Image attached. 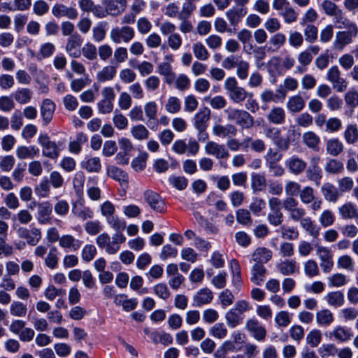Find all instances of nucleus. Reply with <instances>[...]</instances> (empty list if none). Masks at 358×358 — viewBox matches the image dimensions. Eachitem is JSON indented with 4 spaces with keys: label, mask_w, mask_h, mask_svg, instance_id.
I'll return each instance as SVG.
<instances>
[{
    "label": "nucleus",
    "mask_w": 358,
    "mask_h": 358,
    "mask_svg": "<svg viewBox=\"0 0 358 358\" xmlns=\"http://www.w3.org/2000/svg\"><path fill=\"white\" fill-rule=\"evenodd\" d=\"M282 208L288 213L289 218L293 222H299L300 226L310 236L316 238L320 235V227L314 224L311 217L307 216L304 208L299 206L298 201L294 197H287L282 201Z\"/></svg>",
    "instance_id": "obj_1"
},
{
    "label": "nucleus",
    "mask_w": 358,
    "mask_h": 358,
    "mask_svg": "<svg viewBox=\"0 0 358 358\" xmlns=\"http://www.w3.org/2000/svg\"><path fill=\"white\" fill-rule=\"evenodd\" d=\"M281 131L277 127H266L264 129V134L268 138L271 139L274 144L282 151H286L289 149L290 143L295 141V136L298 134L296 132L294 126H291L288 129L287 135L285 138L280 136Z\"/></svg>",
    "instance_id": "obj_2"
},
{
    "label": "nucleus",
    "mask_w": 358,
    "mask_h": 358,
    "mask_svg": "<svg viewBox=\"0 0 358 358\" xmlns=\"http://www.w3.org/2000/svg\"><path fill=\"white\" fill-rule=\"evenodd\" d=\"M125 241L124 234H113L110 237L108 233L103 232L96 237V243L108 255H115L120 250V245Z\"/></svg>",
    "instance_id": "obj_3"
},
{
    "label": "nucleus",
    "mask_w": 358,
    "mask_h": 358,
    "mask_svg": "<svg viewBox=\"0 0 358 358\" xmlns=\"http://www.w3.org/2000/svg\"><path fill=\"white\" fill-rule=\"evenodd\" d=\"M224 87L234 103H240L248 96L252 97V94L248 93L244 87H240L234 77H229L224 80Z\"/></svg>",
    "instance_id": "obj_4"
},
{
    "label": "nucleus",
    "mask_w": 358,
    "mask_h": 358,
    "mask_svg": "<svg viewBox=\"0 0 358 358\" xmlns=\"http://www.w3.org/2000/svg\"><path fill=\"white\" fill-rule=\"evenodd\" d=\"M227 120L234 122L243 129H250L254 126L253 117L246 110L228 108L224 110Z\"/></svg>",
    "instance_id": "obj_5"
},
{
    "label": "nucleus",
    "mask_w": 358,
    "mask_h": 358,
    "mask_svg": "<svg viewBox=\"0 0 358 358\" xmlns=\"http://www.w3.org/2000/svg\"><path fill=\"white\" fill-rule=\"evenodd\" d=\"M345 28L348 31H338L336 34L334 45L336 50H343L345 45L351 43L358 34V27L356 24H349Z\"/></svg>",
    "instance_id": "obj_6"
},
{
    "label": "nucleus",
    "mask_w": 358,
    "mask_h": 358,
    "mask_svg": "<svg viewBox=\"0 0 358 358\" xmlns=\"http://www.w3.org/2000/svg\"><path fill=\"white\" fill-rule=\"evenodd\" d=\"M135 36L134 29L129 26H123L121 27H114L110 32V40L116 44L121 43H128Z\"/></svg>",
    "instance_id": "obj_7"
},
{
    "label": "nucleus",
    "mask_w": 358,
    "mask_h": 358,
    "mask_svg": "<svg viewBox=\"0 0 358 358\" xmlns=\"http://www.w3.org/2000/svg\"><path fill=\"white\" fill-rule=\"evenodd\" d=\"M327 80L331 83L333 88L338 92H345L348 87V81L341 77L337 66H333L328 70Z\"/></svg>",
    "instance_id": "obj_8"
},
{
    "label": "nucleus",
    "mask_w": 358,
    "mask_h": 358,
    "mask_svg": "<svg viewBox=\"0 0 358 358\" xmlns=\"http://www.w3.org/2000/svg\"><path fill=\"white\" fill-rule=\"evenodd\" d=\"M245 328L248 333L257 341H264L266 336V329L255 317H252L245 322Z\"/></svg>",
    "instance_id": "obj_9"
},
{
    "label": "nucleus",
    "mask_w": 358,
    "mask_h": 358,
    "mask_svg": "<svg viewBox=\"0 0 358 358\" xmlns=\"http://www.w3.org/2000/svg\"><path fill=\"white\" fill-rule=\"evenodd\" d=\"M143 197L154 211L163 213L166 210V203L158 193L148 189L143 192Z\"/></svg>",
    "instance_id": "obj_10"
},
{
    "label": "nucleus",
    "mask_w": 358,
    "mask_h": 358,
    "mask_svg": "<svg viewBox=\"0 0 358 358\" xmlns=\"http://www.w3.org/2000/svg\"><path fill=\"white\" fill-rule=\"evenodd\" d=\"M38 143L43 148L42 154L44 157L53 159L58 157L59 152L57 145L50 140L48 134H41L38 138Z\"/></svg>",
    "instance_id": "obj_11"
},
{
    "label": "nucleus",
    "mask_w": 358,
    "mask_h": 358,
    "mask_svg": "<svg viewBox=\"0 0 358 358\" xmlns=\"http://www.w3.org/2000/svg\"><path fill=\"white\" fill-rule=\"evenodd\" d=\"M321 158L318 155H313L310 159V165L306 171V177L310 181L320 184L322 178V170L320 166Z\"/></svg>",
    "instance_id": "obj_12"
},
{
    "label": "nucleus",
    "mask_w": 358,
    "mask_h": 358,
    "mask_svg": "<svg viewBox=\"0 0 358 358\" xmlns=\"http://www.w3.org/2000/svg\"><path fill=\"white\" fill-rule=\"evenodd\" d=\"M316 254L320 260V267L324 273H329L334 267L333 254L324 246H318Z\"/></svg>",
    "instance_id": "obj_13"
},
{
    "label": "nucleus",
    "mask_w": 358,
    "mask_h": 358,
    "mask_svg": "<svg viewBox=\"0 0 358 358\" xmlns=\"http://www.w3.org/2000/svg\"><path fill=\"white\" fill-rule=\"evenodd\" d=\"M17 234L20 238L25 239L27 244L31 246L36 245L42 236L41 230L36 227L29 229L20 227L17 229Z\"/></svg>",
    "instance_id": "obj_14"
},
{
    "label": "nucleus",
    "mask_w": 358,
    "mask_h": 358,
    "mask_svg": "<svg viewBox=\"0 0 358 358\" xmlns=\"http://www.w3.org/2000/svg\"><path fill=\"white\" fill-rule=\"evenodd\" d=\"M82 43L83 38L78 32H75L68 38L65 50L70 57L78 58L80 55L78 48L81 46Z\"/></svg>",
    "instance_id": "obj_15"
},
{
    "label": "nucleus",
    "mask_w": 358,
    "mask_h": 358,
    "mask_svg": "<svg viewBox=\"0 0 358 358\" xmlns=\"http://www.w3.org/2000/svg\"><path fill=\"white\" fill-rule=\"evenodd\" d=\"M204 149L208 155H213L218 159H227L229 157V151L224 145L219 144L213 141L207 142Z\"/></svg>",
    "instance_id": "obj_16"
},
{
    "label": "nucleus",
    "mask_w": 358,
    "mask_h": 358,
    "mask_svg": "<svg viewBox=\"0 0 358 358\" xmlns=\"http://www.w3.org/2000/svg\"><path fill=\"white\" fill-rule=\"evenodd\" d=\"M52 13L56 17H66L76 20L78 16V10L73 7H68L62 3H56L52 8Z\"/></svg>",
    "instance_id": "obj_17"
},
{
    "label": "nucleus",
    "mask_w": 358,
    "mask_h": 358,
    "mask_svg": "<svg viewBox=\"0 0 358 358\" xmlns=\"http://www.w3.org/2000/svg\"><path fill=\"white\" fill-rule=\"evenodd\" d=\"M285 165L289 171L296 176L302 173L307 167V163L301 158L295 155L287 159L285 162Z\"/></svg>",
    "instance_id": "obj_18"
},
{
    "label": "nucleus",
    "mask_w": 358,
    "mask_h": 358,
    "mask_svg": "<svg viewBox=\"0 0 358 358\" xmlns=\"http://www.w3.org/2000/svg\"><path fill=\"white\" fill-rule=\"evenodd\" d=\"M33 205L36 206L38 208V222L42 224L49 222L50 216L52 210V204L46 201L41 203L34 201Z\"/></svg>",
    "instance_id": "obj_19"
},
{
    "label": "nucleus",
    "mask_w": 358,
    "mask_h": 358,
    "mask_svg": "<svg viewBox=\"0 0 358 358\" xmlns=\"http://www.w3.org/2000/svg\"><path fill=\"white\" fill-rule=\"evenodd\" d=\"M210 118V110L204 107L201 108L194 117V126L196 130L206 129Z\"/></svg>",
    "instance_id": "obj_20"
},
{
    "label": "nucleus",
    "mask_w": 358,
    "mask_h": 358,
    "mask_svg": "<svg viewBox=\"0 0 358 358\" xmlns=\"http://www.w3.org/2000/svg\"><path fill=\"white\" fill-rule=\"evenodd\" d=\"M103 5L106 8L109 15L117 16L126 8L127 0H102Z\"/></svg>",
    "instance_id": "obj_21"
},
{
    "label": "nucleus",
    "mask_w": 358,
    "mask_h": 358,
    "mask_svg": "<svg viewBox=\"0 0 358 358\" xmlns=\"http://www.w3.org/2000/svg\"><path fill=\"white\" fill-rule=\"evenodd\" d=\"M55 110V104L51 99H45L42 101L40 113L44 125H48L51 122Z\"/></svg>",
    "instance_id": "obj_22"
},
{
    "label": "nucleus",
    "mask_w": 358,
    "mask_h": 358,
    "mask_svg": "<svg viewBox=\"0 0 358 358\" xmlns=\"http://www.w3.org/2000/svg\"><path fill=\"white\" fill-rule=\"evenodd\" d=\"M324 199L329 202L336 203L341 196L338 189L330 182H325L321 187Z\"/></svg>",
    "instance_id": "obj_23"
},
{
    "label": "nucleus",
    "mask_w": 358,
    "mask_h": 358,
    "mask_svg": "<svg viewBox=\"0 0 358 358\" xmlns=\"http://www.w3.org/2000/svg\"><path fill=\"white\" fill-rule=\"evenodd\" d=\"M338 213L343 220L358 218V208L352 202L348 201L338 208Z\"/></svg>",
    "instance_id": "obj_24"
},
{
    "label": "nucleus",
    "mask_w": 358,
    "mask_h": 358,
    "mask_svg": "<svg viewBox=\"0 0 358 358\" xmlns=\"http://www.w3.org/2000/svg\"><path fill=\"white\" fill-rule=\"evenodd\" d=\"M213 299V294L208 288H203L199 290L193 297V306L200 307L209 304Z\"/></svg>",
    "instance_id": "obj_25"
},
{
    "label": "nucleus",
    "mask_w": 358,
    "mask_h": 358,
    "mask_svg": "<svg viewBox=\"0 0 358 358\" xmlns=\"http://www.w3.org/2000/svg\"><path fill=\"white\" fill-rule=\"evenodd\" d=\"M237 128L231 124L226 125L215 124L213 127V133L220 138L234 137L237 134Z\"/></svg>",
    "instance_id": "obj_26"
},
{
    "label": "nucleus",
    "mask_w": 358,
    "mask_h": 358,
    "mask_svg": "<svg viewBox=\"0 0 358 358\" xmlns=\"http://www.w3.org/2000/svg\"><path fill=\"white\" fill-rule=\"evenodd\" d=\"M267 270L262 264H255L251 268L250 280L257 285H261L265 280Z\"/></svg>",
    "instance_id": "obj_27"
},
{
    "label": "nucleus",
    "mask_w": 358,
    "mask_h": 358,
    "mask_svg": "<svg viewBox=\"0 0 358 358\" xmlns=\"http://www.w3.org/2000/svg\"><path fill=\"white\" fill-rule=\"evenodd\" d=\"M107 175L119 182L121 185H127L129 181V177L127 173L122 169L115 166H108L106 169Z\"/></svg>",
    "instance_id": "obj_28"
},
{
    "label": "nucleus",
    "mask_w": 358,
    "mask_h": 358,
    "mask_svg": "<svg viewBox=\"0 0 358 358\" xmlns=\"http://www.w3.org/2000/svg\"><path fill=\"white\" fill-rule=\"evenodd\" d=\"M344 150L343 143L337 138H329L326 142L327 154L331 157H337Z\"/></svg>",
    "instance_id": "obj_29"
},
{
    "label": "nucleus",
    "mask_w": 358,
    "mask_h": 358,
    "mask_svg": "<svg viewBox=\"0 0 358 358\" xmlns=\"http://www.w3.org/2000/svg\"><path fill=\"white\" fill-rule=\"evenodd\" d=\"M39 155V149L35 145H20L16 149V156L20 159H33Z\"/></svg>",
    "instance_id": "obj_30"
},
{
    "label": "nucleus",
    "mask_w": 358,
    "mask_h": 358,
    "mask_svg": "<svg viewBox=\"0 0 358 358\" xmlns=\"http://www.w3.org/2000/svg\"><path fill=\"white\" fill-rule=\"evenodd\" d=\"M247 10L245 8H232L227 10L226 16L231 26L236 27L246 15Z\"/></svg>",
    "instance_id": "obj_31"
},
{
    "label": "nucleus",
    "mask_w": 358,
    "mask_h": 358,
    "mask_svg": "<svg viewBox=\"0 0 358 358\" xmlns=\"http://www.w3.org/2000/svg\"><path fill=\"white\" fill-rule=\"evenodd\" d=\"M286 113L281 107H273L268 113L267 120L274 124H282L285 122Z\"/></svg>",
    "instance_id": "obj_32"
},
{
    "label": "nucleus",
    "mask_w": 358,
    "mask_h": 358,
    "mask_svg": "<svg viewBox=\"0 0 358 358\" xmlns=\"http://www.w3.org/2000/svg\"><path fill=\"white\" fill-rule=\"evenodd\" d=\"M59 245L62 248H68L73 251H76L81 247L82 241L75 238L71 235L66 234L61 236Z\"/></svg>",
    "instance_id": "obj_33"
},
{
    "label": "nucleus",
    "mask_w": 358,
    "mask_h": 358,
    "mask_svg": "<svg viewBox=\"0 0 358 358\" xmlns=\"http://www.w3.org/2000/svg\"><path fill=\"white\" fill-rule=\"evenodd\" d=\"M286 106L290 113H299L305 107V101L301 96L294 95L288 99Z\"/></svg>",
    "instance_id": "obj_34"
},
{
    "label": "nucleus",
    "mask_w": 358,
    "mask_h": 358,
    "mask_svg": "<svg viewBox=\"0 0 358 358\" xmlns=\"http://www.w3.org/2000/svg\"><path fill=\"white\" fill-rule=\"evenodd\" d=\"M276 268L283 275L294 274L297 270L295 259H285L276 265Z\"/></svg>",
    "instance_id": "obj_35"
},
{
    "label": "nucleus",
    "mask_w": 358,
    "mask_h": 358,
    "mask_svg": "<svg viewBox=\"0 0 358 358\" xmlns=\"http://www.w3.org/2000/svg\"><path fill=\"white\" fill-rule=\"evenodd\" d=\"M272 257V252L266 248H257L252 255V260L255 264H262V265L268 262Z\"/></svg>",
    "instance_id": "obj_36"
},
{
    "label": "nucleus",
    "mask_w": 358,
    "mask_h": 358,
    "mask_svg": "<svg viewBox=\"0 0 358 358\" xmlns=\"http://www.w3.org/2000/svg\"><path fill=\"white\" fill-rule=\"evenodd\" d=\"M117 72V66L113 65H108L102 68L97 73L96 79L100 83L112 80Z\"/></svg>",
    "instance_id": "obj_37"
},
{
    "label": "nucleus",
    "mask_w": 358,
    "mask_h": 358,
    "mask_svg": "<svg viewBox=\"0 0 358 358\" xmlns=\"http://www.w3.org/2000/svg\"><path fill=\"white\" fill-rule=\"evenodd\" d=\"M303 142L309 148L315 151L319 150V144L320 143V137L313 131H307L303 134Z\"/></svg>",
    "instance_id": "obj_38"
},
{
    "label": "nucleus",
    "mask_w": 358,
    "mask_h": 358,
    "mask_svg": "<svg viewBox=\"0 0 358 358\" xmlns=\"http://www.w3.org/2000/svg\"><path fill=\"white\" fill-rule=\"evenodd\" d=\"M224 317L227 326L229 328H235L243 323L244 316L231 308L226 313Z\"/></svg>",
    "instance_id": "obj_39"
},
{
    "label": "nucleus",
    "mask_w": 358,
    "mask_h": 358,
    "mask_svg": "<svg viewBox=\"0 0 358 358\" xmlns=\"http://www.w3.org/2000/svg\"><path fill=\"white\" fill-rule=\"evenodd\" d=\"M334 321V315L328 309H322L316 313V322L319 326L328 327Z\"/></svg>",
    "instance_id": "obj_40"
},
{
    "label": "nucleus",
    "mask_w": 358,
    "mask_h": 358,
    "mask_svg": "<svg viewBox=\"0 0 358 358\" xmlns=\"http://www.w3.org/2000/svg\"><path fill=\"white\" fill-rule=\"evenodd\" d=\"M344 169L342 162L336 159H329L326 162L324 171L329 174L336 175L343 172Z\"/></svg>",
    "instance_id": "obj_41"
},
{
    "label": "nucleus",
    "mask_w": 358,
    "mask_h": 358,
    "mask_svg": "<svg viewBox=\"0 0 358 358\" xmlns=\"http://www.w3.org/2000/svg\"><path fill=\"white\" fill-rule=\"evenodd\" d=\"M325 299L328 304L335 308L340 307L345 302L344 294L340 291L331 292L327 294Z\"/></svg>",
    "instance_id": "obj_42"
},
{
    "label": "nucleus",
    "mask_w": 358,
    "mask_h": 358,
    "mask_svg": "<svg viewBox=\"0 0 358 358\" xmlns=\"http://www.w3.org/2000/svg\"><path fill=\"white\" fill-rule=\"evenodd\" d=\"M330 336H334L336 340L341 342H346L351 338L352 334L349 329L337 326L330 332Z\"/></svg>",
    "instance_id": "obj_43"
},
{
    "label": "nucleus",
    "mask_w": 358,
    "mask_h": 358,
    "mask_svg": "<svg viewBox=\"0 0 358 358\" xmlns=\"http://www.w3.org/2000/svg\"><path fill=\"white\" fill-rule=\"evenodd\" d=\"M71 211L74 216L83 220L91 219L94 215L93 211L89 207L78 206L76 203L73 204Z\"/></svg>",
    "instance_id": "obj_44"
},
{
    "label": "nucleus",
    "mask_w": 358,
    "mask_h": 358,
    "mask_svg": "<svg viewBox=\"0 0 358 358\" xmlns=\"http://www.w3.org/2000/svg\"><path fill=\"white\" fill-rule=\"evenodd\" d=\"M106 220L109 226L115 231L114 234H123L122 231L127 227L126 222L124 220L120 219L115 215L110 216Z\"/></svg>",
    "instance_id": "obj_45"
},
{
    "label": "nucleus",
    "mask_w": 358,
    "mask_h": 358,
    "mask_svg": "<svg viewBox=\"0 0 358 358\" xmlns=\"http://www.w3.org/2000/svg\"><path fill=\"white\" fill-rule=\"evenodd\" d=\"M33 92L28 88H21L15 92L13 97L20 104L28 103L32 98Z\"/></svg>",
    "instance_id": "obj_46"
},
{
    "label": "nucleus",
    "mask_w": 358,
    "mask_h": 358,
    "mask_svg": "<svg viewBox=\"0 0 358 358\" xmlns=\"http://www.w3.org/2000/svg\"><path fill=\"white\" fill-rule=\"evenodd\" d=\"M82 168L88 172H99L101 169L100 159L97 157H90L81 162Z\"/></svg>",
    "instance_id": "obj_47"
},
{
    "label": "nucleus",
    "mask_w": 358,
    "mask_h": 358,
    "mask_svg": "<svg viewBox=\"0 0 358 358\" xmlns=\"http://www.w3.org/2000/svg\"><path fill=\"white\" fill-rule=\"evenodd\" d=\"M343 136L347 143H355L358 140V129L357 125L352 124L347 125Z\"/></svg>",
    "instance_id": "obj_48"
},
{
    "label": "nucleus",
    "mask_w": 358,
    "mask_h": 358,
    "mask_svg": "<svg viewBox=\"0 0 358 358\" xmlns=\"http://www.w3.org/2000/svg\"><path fill=\"white\" fill-rule=\"evenodd\" d=\"M58 250L56 247H52L46 257L45 258V265L50 268L55 269L58 265Z\"/></svg>",
    "instance_id": "obj_49"
},
{
    "label": "nucleus",
    "mask_w": 358,
    "mask_h": 358,
    "mask_svg": "<svg viewBox=\"0 0 358 358\" xmlns=\"http://www.w3.org/2000/svg\"><path fill=\"white\" fill-rule=\"evenodd\" d=\"M36 194L40 198L48 196L50 191V182L47 178H43L34 188Z\"/></svg>",
    "instance_id": "obj_50"
},
{
    "label": "nucleus",
    "mask_w": 358,
    "mask_h": 358,
    "mask_svg": "<svg viewBox=\"0 0 358 358\" xmlns=\"http://www.w3.org/2000/svg\"><path fill=\"white\" fill-rule=\"evenodd\" d=\"M299 86L298 81L296 78L292 77L286 78L283 81V87L285 89L279 88L278 92L282 95V99L285 98L287 91H295Z\"/></svg>",
    "instance_id": "obj_51"
},
{
    "label": "nucleus",
    "mask_w": 358,
    "mask_h": 358,
    "mask_svg": "<svg viewBox=\"0 0 358 358\" xmlns=\"http://www.w3.org/2000/svg\"><path fill=\"white\" fill-rule=\"evenodd\" d=\"M266 185V180L264 175L255 173L252 175L251 187L255 192L262 191Z\"/></svg>",
    "instance_id": "obj_52"
},
{
    "label": "nucleus",
    "mask_w": 358,
    "mask_h": 358,
    "mask_svg": "<svg viewBox=\"0 0 358 358\" xmlns=\"http://www.w3.org/2000/svg\"><path fill=\"white\" fill-rule=\"evenodd\" d=\"M329 287H340L348 283L346 275L343 273H335L327 278Z\"/></svg>",
    "instance_id": "obj_53"
},
{
    "label": "nucleus",
    "mask_w": 358,
    "mask_h": 358,
    "mask_svg": "<svg viewBox=\"0 0 358 358\" xmlns=\"http://www.w3.org/2000/svg\"><path fill=\"white\" fill-rule=\"evenodd\" d=\"M81 52L83 57L87 60L94 61L97 59V48L94 44L90 42L83 46Z\"/></svg>",
    "instance_id": "obj_54"
},
{
    "label": "nucleus",
    "mask_w": 358,
    "mask_h": 358,
    "mask_svg": "<svg viewBox=\"0 0 358 358\" xmlns=\"http://www.w3.org/2000/svg\"><path fill=\"white\" fill-rule=\"evenodd\" d=\"M192 50L195 57L199 60L206 61L209 58L210 55L208 50L201 42L194 43Z\"/></svg>",
    "instance_id": "obj_55"
},
{
    "label": "nucleus",
    "mask_w": 358,
    "mask_h": 358,
    "mask_svg": "<svg viewBox=\"0 0 358 358\" xmlns=\"http://www.w3.org/2000/svg\"><path fill=\"white\" fill-rule=\"evenodd\" d=\"M335 222V215L334 213L329 209L322 212L319 217V222L324 228L331 226Z\"/></svg>",
    "instance_id": "obj_56"
},
{
    "label": "nucleus",
    "mask_w": 358,
    "mask_h": 358,
    "mask_svg": "<svg viewBox=\"0 0 358 358\" xmlns=\"http://www.w3.org/2000/svg\"><path fill=\"white\" fill-rule=\"evenodd\" d=\"M300 200L305 205L310 204L315 199L314 189L310 186H306L299 192Z\"/></svg>",
    "instance_id": "obj_57"
},
{
    "label": "nucleus",
    "mask_w": 358,
    "mask_h": 358,
    "mask_svg": "<svg viewBox=\"0 0 358 358\" xmlns=\"http://www.w3.org/2000/svg\"><path fill=\"white\" fill-rule=\"evenodd\" d=\"M27 312V306L20 301H13L10 305V313L15 317H24Z\"/></svg>",
    "instance_id": "obj_58"
},
{
    "label": "nucleus",
    "mask_w": 358,
    "mask_h": 358,
    "mask_svg": "<svg viewBox=\"0 0 358 358\" xmlns=\"http://www.w3.org/2000/svg\"><path fill=\"white\" fill-rule=\"evenodd\" d=\"M210 334L217 338H224L228 333V330L223 323L215 324L209 330Z\"/></svg>",
    "instance_id": "obj_59"
},
{
    "label": "nucleus",
    "mask_w": 358,
    "mask_h": 358,
    "mask_svg": "<svg viewBox=\"0 0 358 358\" xmlns=\"http://www.w3.org/2000/svg\"><path fill=\"white\" fill-rule=\"evenodd\" d=\"M196 8V4L194 2L186 1L182 4V10L178 15V19L185 20V18H189Z\"/></svg>",
    "instance_id": "obj_60"
},
{
    "label": "nucleus",
    "mask_w": 358,
    "mask_h": 358,
    "mask_svg": "<svg viewBox=\"0 0 358 358\" xmlns=\"http://www.w3.org/2000/svg\"><path fill=\"white\" fill-rule=\"evenodd\" d=\"M165 109L171 114L178 113L181 109L180 100L176 96H170L165 104Z\"/></svg>",
    "instance_id": "obj_61"
},
{
    "label": "nucleus",
    "mask_w": 358,
    "mask_h": 358,
    "mask_svg": "<svg viewBox=\"0 0 358 358\" xmlns=\"http://www.w3.org/2000/svg\"><path fill=\"white\" fill-rule=\"evenodd\" d=\"M131 133L132 136L138 141L145 140L149 136L148 130L143 124H138L133 127L131 129Z\"/></svg>",
    "instance_id": "obj_62"
},
{
    "label": "nucleus",
    "mask_w": 358,
    "mask_h": 358,
    "mask_svg": "<svg viewBox=\"0 0 358 358\" xmlns=\"http://www.w3.org/2000/svg\"><path fill=\"white\" fill-rule=\"evenodd\" d=\"M306 341L307 344L312 348H316L321 343L322 333L318 329L311 330L306 336Z\"/></svg>",
    "instance_id": "obj_63"
},
{
    "label": "nucleus",
    "mask_w": 358,
    "mask_h": 358,
    "mask_svg": "<svg viewBox=\"0 0 358 358\" xmlns=\"http://www.w3.org/2000/svg\"><path fill=\"white\" fill-rule=\"evenodd\" d=\"M55 46L52 43H45L41 46L36 57L38 60L50 57L55 52Z\"/></svg>",
    "instance_id": "obj_64"
}]
</instances>
